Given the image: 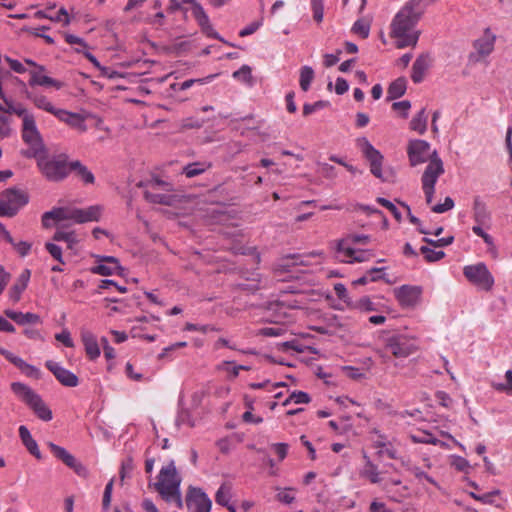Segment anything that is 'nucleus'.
<instances>
[{"instance_id": "13d9d810", "label": "nucleus", "mask_w": 512, "mask_h": 512, "mask_svg": "<svg viewBox=\"0 0 512 512\" xmlns=\"http://www.w3.org/2000/svg\"><path fill=\"white\" fill-rule=\"evenodd\" d=\"M453 207H454L453 199L451 197H446L445 200H444V203L436 204V205L432 206L431 210L434 213L440 214V213H444L446 211L451 210Z\"/></svg>"}, {"instance_id": "72a5a7b5", "label": "nucleus", "mask_w": 512, "mask_h": 512, "mask_svg": "<svg viewBox=\"0 0 512 512\" xmlns=\"http://www.w3.org/2000/svg\"><path fill=\"white\" fill-rule=\"evenodd\" d=\"M407 81L404 77L397 78L388 87V100L400 98L406 92Z\"/></svg>"}, {"instance_id": "680f3d73", "label": "nucleus", "mask_w": 512, "mask_h": 512, "mask_svg": "<svg viewBox=\"0 0 512 512\" xmlns=\"http://www.w3.org/2000/svg\"><path fill=\"white\" fill-rule=\"evenodd\" d=\"M290 399H292L295 404L309 403L311 400L310 396L303 391H294L290 394Z\"/></svg>"}, {"instance_id": "c9c22d12", "label": "nucleus", "mask_w": 512, "mask_h": 512, "mask_svg": "<svg viewBox=\"0 0 512 512\" xmlns=\"http://www.w3.org/2000/svg\"><path fill=\"white\" fill-rule=\"evenodd\" d=\"M51 452L54 454L56 458L61 460L64 464L73 465L75 457L69 453L65 448L58 446L52 442L48 444Z\"/></svg>"}, {"instance_id": "6ab92c4d", "label": "nucleus", "mask_w": 512, "mask_h": 512, "mask_svg": "<svg viewBox=\"0 0 512 512\" xmlns=\"http://www.w3.org/2000/svg\"><path fill=\"white\" fill-rule=\"evenodd\" d=\"M104 207L102 205H92L87 208L74 207L75 223L97 222L100 220Z\"/></svg>"}, {"instance_id": "4d7b16f0", "label": "nucleus", "mask_w": 512, "mask_h": 512, "mask_svg": "<svg viewBox=\"0 0 512 512\" xmlns=\"http://www.w3.org/2000/svg\"><path fill=\"white\" fill-rule=\"evenodd\" d=\"M401 206L407 211V214H408V218H409V221L416 225L418 227V231L421 233V234H429V231H427L426 229L422 228L421 227V221L419 218H417L416 216H414L412 213H411V209L410 207L403 203V202H400Z\"/></svg>"}, {"instance_id": "09e8293b", "label": "nucleus", "mask_w": 512, "mask_h": 512, "mask_svg": "<svg viewBox=\"0 0 512 512\" xmlns=\"http://www.w3.org/2000/svg\"><path fill=\"white\" fill-rule=\"evenodd\" d=\"M285 307L298 308L299 306L292 303H286L285 301H279L278 303L271 305L270 310L279 311V315L276 316V321H280L281 319L287 317L286 311H282Z\"/></svg>"}, {"instance_id": "473e14b6", "label": "nucleus", "mask_w": 512, "mask_h": 512, "mask_svg": "<svg viewBox=\"0 0 512 512\" xmlns=\"http://www.w3.org/2000/svg\"><path fill=\"white\" fill-rule=\"evenodd\" d=\"M28 407L43 421L47 422L53 418L51 409L46 405L40 395Z\"/></svg>"}, {"instance_id": "7c9ffc66", "label": "nucleus", "mask_w": 512, "mask_h": 512, "mask_svg": "<svg viewBox=\"0 0 512 512\" xmlns=\"http://www.w3.org/2000/svg\"><path fill=\"white\" fill-rule=\"evenodd\" d=\"M3 103L0 104V111L2 114H14L21 118L29 110L21 103H15L12 99L8 98L4 93V98H1Z\"/></svg>"}, {"instance_id": "37998d69", "label": "nucleus", "mask_w": 512, "mask_h": 512, "mask_svg": "<svg viewBox=\"0 0 512 512\" xmlns=\"http://www.w3.org/2000/svg\"><path fill=\"white\" fill-rule=\"evenodd\" d=\"M352 32L365 39L369 36L370 23L365 19H358L352 26Z\"/></svg>"}, {"instance_id": "3c124183", "label": "nucleus", "mask_w": 512, "mask_h": 512, "mask_svg": "<svg viewBox=\"0 0 512 512\" xmlns=\"http://www.w3.org/2000/svg\"><path fill=\"white\" fill-rule=\"evenodd\" d=\"M113 479H111L105 486L103 499H102V507L103 510L107 511L110 508L111 499H112V491H113Z\"/></svg>"}, {"instance_id": "1a4fd4ad", "label": "nucleus", "mask_w": 512, "mask_h": 512, "mask_svg": "<svg viewBox=\"0 0 512 512\" xmlns=\"http://www.w3.org/2000/svg\"><path fill=\"white\" fill-rule=\"evenodd\" d=\"M464 276L474 285L486 291L491 290L494 285V278L484 263L465 266Z\"/></svg>"}, {"instance_id": "e2e57ef3", "label": "nucleus", "mask_w": 512, "mask_h": 512, "mask_svg": "<svg viewBox=\"0 0 512 512\" xmlns=\"http://www.w3.org/2000/svg\"><path fill=\"white\" fill-rule=\"evenodd\" d=\"M291 490V488L279 490L276 495V499L284 504H291L295 499L294 495L289 493Z\"/></svg>"}, {"instance_id": "6e6d98bb", "label": "nucleus", "mask_w": 512, "mask_h": 512, "mask_svg": "<svg viewBox=\"0 0 512 512\" xmlns=\"http://www.w3.org/2000/svg\"><path fill=\"white\" fill-rule=\"evenodd\" d=\"M13 248L16 250V252L21 256L25 257L30 253L32 244L27 241H15L14 244H11Z\"/></svg>"}, {"instance_id": "052dcab7", "label": "nucleus", "mask_w": 512, "mask_h": 512, "mask_svg": "<svg viewBox=\"0 0 512 512\" xmlns=\"http://www.w3.org/2000/svg\"><path fill=\"white\" fill-rule=\"evenodd\" d=\"M453 240H454L453 236L441 238L438 240H433V239L426 238V237L423 238L424 242H426L428 245H431L433 247H446V246L452 244Z\"/></svg>"}, {"instance_id": "a19ab883", "label": "nucleus", "mask_w": 512, "mask_h": 512, "mask_svg": "<svg viewBox=\"0 0 512 512\" xmlns=\"http://www.w3.org/2000/svg\"><path fill=\"white\" fill-rule=\"evenodd\" d=\"M53 239L55 241H63L67 243L68 248H73V246L78 242L76 234L72 231H56Z\"/></svg>"}, {"instance_id": "ddd939ff", "label": "nucleus", "mask_w": 512, "mask_h": 512, "mask_svg": "<svg viewBox=\"0 0 512 512\" xmlns=\"http://www.w3.org/2000/svg\"><path fill=\"white\" fill-rule=\"evenodd\" d=\"M407 153L411 166H417L424 163L433 157L430 144L425 140H412L409 142Z\"/></svg>"}, {"instance_id": "e433bc0d", "label": "nucleus", "mask_w": 512, "mask_h": 512, "mask_svg": "<svg viewBox=\"0 0 512 512\" xmlns=\"http://www.w3.org/2000/svg\"><path fill=\"white\" fill-rule=\"evenodd\" d=\"M211 165L207 163L194 162L183 167L182 173L188 178L196 177L204 173Z\"/></svg>"}, {"instance_id": "69168bd1", "label": "nucleus", "mask_w": 512, "mask_h": 512, "mask_svg": "<svg viewBox=\"0 0 512 512\" xmlns=\"http://www.w3.org/2000/svg\"><path fill=\"white\" fill-rule=\"evenodd\" d=\"M414 443H425V444H433L436 445L440 441L433 437L430 433H424L422 437H418L416 435L411 436Z\"/></svg>"}, {"instance_id": "c85d7f7f", "label": "nucleus", "mask_w": 512, "mask_h": 512, "mask_svg": "<svg viewBox=\"0 0 512 512\" xmlns=\"http://www.w3.org/2000/svg\"><path fill=\"white\" fill-rule=\"evenodd\" d=\"M363 457L366 462L360 472L361 477L367 479L372 484H380L383 481V477L377 465H375L366 454H364Z\"/></svg>"}, {"instance_id": "9d476101", "label": "nucleus", "mask_w": 512, "mask_h": 512, "mask_svg": "<svg viewBox=\"0 0 512 512\" xmlns=\"http://www.w3.org/2000/svg\"><path fill=\"white\" fill-rule=\"evenodd\" d=\"M358 145L370 165V172L378 179L387 181L383 176L382 163L383 155L373 147V145L366 139L361 138L358 140Z\"/></svg>"}, {"instance_id": "7ed1b4c3", "label": "nucleus", "mask_w": 512, "mask_h": 512, "mask_svg": "<svg viewBox=\"0 0 512 512\" xmlns=\"http://www.w3.org/2000/svg\"><path fill=\"white\" fill-rule=\"evenodd\" d=\"M181 482L182 477L174 461L171 460L165 467H162V500L181 508L183 505L180 492Z\"/></svg>"}, {"instance_id": "bf43d9fd", "label": "nucleus", "mask_w": 512, "mask_h": 512, "mask_svg": "<svg viewBox=\"0 0 512 512\" xmlns=\"http://www.w3.org/2000/svg\"><path fill=\"white\" fill-rule=\"evenodd\" d=\"M482 226L483 225H479L476 223V225H474L472 227V231L474 234H476L477 236L481 237L483 239V241L488 245V246H493L494 245V241H493V238L492 236H490L489 234H487L483 229H482Z\"/></svg>"}, {"instance_id": "49530a36", "label": "nucleus", "mask_w": 512, "mask_h": 512, "mask_svg": "<svg viewBox=\"0 0 512 512\" xmlns=\"http://www.w3.org/2000/svg\"><path fill=\"white\" fill-rule=\"evenodd\" d=\"M233 78L243 83H250L252 79L251 68L248 65L241 66L240 69L233 72Z\"/></svg>"}, {"instance_id": "58836bf2", "label": "nucleus", "mask_w": 512, "mask_h": 512, "mask_svg": "<svg viewBox=\"0 0 512 512\" xmlns=\"http://www.w3.org/2000/svg\"><path fill=\"white\" fill-rule=\"evenodd\" d=\"M11 81H19L21 87L26 88V84L10 71L0 69V98H4V88L10 85Z\"/></svg>"}, {"instance_id": "8fccbe9b", "label": "nucleus", "mask_w": 512, "mask_h": 512, "mask_svg": "<svg viewBox=\"0 0 512 512\" xmlns=\"http://www.w3.org/2000/svg\"><path fill=\"white\" fill-rule=\"evenodd\" d=\"M376 201L381 206H383L386 209H388L392 213V215L395 217V219L397 221L401 220V212L398 210V208L391 201H389V200H387L385 198H382V197H378L376 199Z\"/></svg>"}, {"instance_id": "0e129e2a", "label": "nucleus", "mask_w": 512, "mask_h": 512, "mask_svg": "<svg viewBox=\"0 0 512 512\" xmlns=\"http://www.w3.org/2000/svg\"><path fill=\"white\" fill-rule=\"evenodd\" d=\"M57 341L61 342L66 347H73L74 343L71 338V334L68 330L64 329L61 333L55 335Z\"/></svg>"}, {"instance_id": "20e7f679", "label": "nucleus", "mask_w": 512, "mask_h": 512, "mask_svg": "<svg viewBox=\"0 0 512 512\" xmlns=\"http://www.w3.org/2000/svg\"><path fill=\"white\" fill-rule=\"evenodd\" d=\"M444 173V166L442 160L438 157L436 150L433 151V157L426 166L422 175V189L425 195V200L428 205L433 201L435 185L438 178Z\"/></svg>"}, {"instance_id": "393cba45", "label": "nucleus", "mask_w": 512, "mask_h": 512, "mask_svg": "<svg viewBox=\"0 0 512 512\" xmlns=\"http://www.w3.org/2000/svg\"><path fill=\"white\" fill-rule=\"evenodd\" d=\"M55 5L48 7L46 10H38L34 13V17L37 19H48L52 22L62 23L63 26H68L71 22V18L64 7H61L59 11L53 15L48 11L54 8Z\"/></svg>"}, {"instance_id": "aec40b11", "label": "nucleus", "mask_w": 512, "mask_h": 512, "mask_svg": "<svg viewBox=\"0 0 512 512\" xmlns=\"http://www.w3.org/2000/svg\"><path fill=\"white\" fill-rule=\"evenodd\" d=\"M30 277L31 271L29 269H24L18 276L16 282L9 289L8 298L13 305L20 301L22 293L28 286Z\"/></svg>"}, {"instance_id": "4c0bfd02", "label": "nucleus", "mask_w": 512, "mask_h": 512, "mask_svg": "<svg viewBox=\"0 0 512 512\" xmlns=\"http://www.w3.org/2000/svg\"><path fill=\"white\" fill-rule=\"evenodd\" d=\"M410 127L419 134L425 133L427 130V115L424 108L421 109L415 117H413L410 122Z\"/></svg>"}, {"instance_id": "f03ea898", "label": "nucleus", "mask_w": 512, "mask_h": 512, "mask_svg": "<svg viewBox=\"0 0 512 512\" xmlns=\"http://www.w3.org/2000/svg\"><path fill=\"white\" fill-rule=\"evenodd\" d=\"M21 136L28 149L23 152L26 157H38L44 152V143L41 133L37 127L34 113L28 110L25 116L21 117Z\"/></svg>"}, {"instance_id": "39448f33", "label": "nucleus", "mask_w": 512, "mask_h": 512, "mask_svg": "<svg viewBox=\"0 0 512 512\" xmlns=\"http://www.w3.org/2000/svg\"><path fill=\"white\" fill-rule=\"evenodd\" d=\"M37 164L42 174L50 181H61L67 177L70 171L65 159L59 157H47L39 154Z\"/></svg>"}, {"instance_id": "774afa93", "label": "nucleus", "mask_w": 512, "mask_h": 512, "mask_svg": "<svg viewBox=\"0 0 512 512\" xmlns=\"http://www.w3.org/2000/svg\"><path fill=\"white\" fill-rule=\"evenodd\" d=\"M377 455L379 457H388L390 459H397L398 456H397V451L396 449L392 446V444L390 443V445L384 447V448H380L378 449L377 451Z\"/></svg>"}, {"instance_id": "a211bd4d", "label": "nucleus", "mask_w": 512, "mask_h": 512, "mask_svg": "<svg viewBox=\"0 0 512 512\" xmlns=\"http://www.w3.org/2000/svg\"><path fill=\"white\" fill-rule=\"evenodd\" d=\"M338 258L341 261L352 263V262H364L369 259L370 254L363 250H356L349 246H345V241H339L337 246Z\"/></svg>"}, {"instance_id": "603ef678", "label": "nucleus", "mask_w": 512, "mask_h": 512, "mask_svg": "<svg viewBox=\"0 0 512 512\" xmlns=\"http://www.w3.org/2000/svg\"><path fill=\"white\" fill-rule=\"evenodd\" d=\"M506 383H493L492 386L497 391L512 392V370H508L505 373Z\"/></svg>"}, {"instance_id": "5701e85b", "label": "nucleus", "mask_w": 512, "mask_h": 512, "mask_svg": "<svg viewBox=\"0 0 512 512\" xmlns=\"http://www.w3.org/2000/svg\"><path fill=\"white\" fill-rule=\"evenodd\" d=\"M121 266L118 260L112 256L102 257L100 262L91 268V272L94 274L109 276L119 272Z\"/></svg>"}, {"instance_id": "cd10ccee", "label": "nucleus", "mask_w": 512, "mask_h": 512, "mask_svg": "<svg viewBox=\"0 0 512 512\" xmlns=\"http://www.w3.org/2000/svg\"><path fill=\"white\" fill-rule=\"evenodd\" d=\"M430 66V58L427 54H421L413 63L411 78L414 83H420Z\"/></svg>"}, {"instance_id": "6e6552de", "label": "nucleus", "mask_w": 512, "mask_h": 512, "mask_svg": "<svg viewBox=\"0 0 512 512\" xmlns=\"http://www.w3.org/2000/svg\"><path fill=\"white\" fill-rule=\"evenodd\" d=\"M496 36L491 32L490 28L484 30L483 35L474 41V51L468 56L470 64H476L484 61L494 50Z\"/></svg>"}, {"instance_id": "2eb2a0df", "label": "nucleus", "mask_w": 512, "mask_h": 512, "mask_svg": "<svg viewBox=\"0 0 512 512\" xmlns=\"http://www.w3.org/2000/svg\"><path fill=\"white\" fill-rule=\"evenodd\" d=\"M45 366L62 385L67 387H76L78 385V377L73 372L64 368L60 363L47 360Z\"/></svg>"}, {"instance_id": "f704fd0d", "label": "nucleus", "mask_w": 512, "mask_h": 512, "mask_svg": "<svg viewBox=\"0 0 512 512\" xmlns=\"http://www.w3.org/2000/svg\"><path fill=\"white\" fill-rule=\"evenodd\" d=\"M70 170L75 171L77 176L86 184H93L95 181L93 173L79 161L71 162Z\"/></svg>"}, {"instance_id": "c756f323", "label": "nucleus", "mask_w": 512, "mask_h": 512, "mask_svg": "<svg viewBox=\"0 0 512 512\" xmlns=\"http://www.w3.org/2000/svg\"><path fill=\"white\" fill-rule=\"evenodd\" d=\"M19 437L23 443V445L26 447V449L33 455L35 456L37 459H40L41 458V453H40V450L38 448V444L37 442L33 439L29 429L24 426V425H21L19 427Z\"/></svg>"}, {"instance_id": "a18cd8bd", "label": "nucleus", "mask_w": 512, "mask_h": 512, "mask_svg": "<svg viewBox=\"0 0 512 512\" xmlns=\"http://www.w3.org/2000/svg\"><path fill=\"white\" fill-rule=\"evenodd\" d=\"M420 252L424 255V258L428 262L438 261L445 256V253L443 251H436L434 249L429 248L428 246H422L420 248Z\"/></svg>"}, {"instance_id": "423d86ee", "label": "nucleus", "mask_w": 512, "mask_h": 512, "mask_svg": "<svg viewBox=\"0 0 512 512\" xmlns=\"http://www.w3.org/2000/svg\"><path fill=\"white\" fill-rule=\"evenodd\" d=\"M28 201V195L22 190H5L0 196V216H14Z\"/></svg>"}, {"instance_id": "864d4df0", "label": "nucleus", "mask_w": 512, "mask_h": 512, "mask_svg": "<svg viewBox=\"0 0 512 512\" xmlns=\"http://www.w3.org/2000/svg\"><path fill=\"white\" fill-rule=\"evenodd\" d=\"M46 250L58 262L64 263L62 248L54 243L47 242L45 244Z\"/></svg>"}, {"instance_id": "79ce46f5", "label": "nucleus", "mask_w": 512, "mask_h": 512, "mask_svg": "<svg viewBox=\"0 0 512 512\" xmlns=\"http://www.w3.org/2000/svg\"><path fill=\"white\" fill-rule=\"evenodd\" d=\"M231 498V487L226 483L222 484L216 492L215 501L217 504L224 506L229 503Z\"/></svg>"}, {"instance_id": "b1692460", "label": "nucleus", "mask_w": 512, "mask_h": 512, "mask_svg": "<svg viewBox=\"0 0 512 512\" xmlns=\"http://www.w3.org/2000/svg\"><path fill=\"white\" fill-rule=\"evenodd\" d=\"M10 387L16 397L27 406L39 396L30 386L22 382H12Z\"/></svg>"}, {"instance_id": "f8f14e48", "label": "nucleus", "mask_w": 512, "mask_h": 512, "mask_svg": "<svg viewBox=\"0 0 512 512\" xmlns=\"http://www.w3.org/2000/svg\"><path fill=\"white\" fill-rule=\"evenodd\" d=\"M186 504L192 512H210L212 506L207 494L201 488L193 486L188 488Z\"/></svg>"}, {"instance_id": "ea45409f", "label": "nucleus", "mask_w": 512, "mask_h": 512, "mask_svg": "<svg viewBox=\"0 0 512 512\" xmlns=\"http://www.w3.org/2000/svg\"><path fill=\"white\" fill-rule=\"evenodd\" d=\"M314 79V70L310 66H303L300 69L299 84L303 91H308Z\"/></svg>"}, {"instance_id": "de8ad7c7", "label": "nucleus", "mask_w": 512, "mask_h": 512, "mask_svg": "<svg viewBox=\"0 0 512 512\" xmlns=\"http://www.w3.org/2000/svg\"><path fill=\"white\" fill-rule=\"evenodd\" d=\"M329 105L328 101L319 100L312 104L306 103L303 106V115L308 116L322 108H325Z\"/></svg>"}, {"instance_id": "9b49d317", "label": "nucleus", "mask_w": 512, "mask_h": 512, "mask_svg": "<svg viewBox=\"0 0 512 512\" xmlns=\"http://www.w3.org/2000/svg\"><path fill=\"white\" fill-rule=\"evenodd\" d=\"M145 202L154 209L160 204V177L152 175L149 179L141 180L137 184Z\"/></svg>"}, {"instance_id": "4468645a", "label": "nucleus", "mask_w": 512, "mask_h": 512, "mask_svg": "<svg viewBox=\"0 0 512 512\" xmlns=\"http://www.w3.org/2000/svg\"><path fill=\"white\" fill-rule=\"evenodd\" d=\"M72 220L75 222L74 207H54L42 215V225L45 228L52 227L55 223Z\"/></svg>"}, {"instance_id": "4be33fe9", "label": "nucleus", "mask_w": 512, "mask_h": 512, "mask_svg": "<svg viewBox=\"0 0 512 512\" xmlns=\"http://www.w3.org/2000/svg\"><path fill=\"white\" fill-rule=\"evenodd\" d=\"M43 72L44 71H40L38 69H34L29 72L30 79L28 81V84L30 87H54L56 90H59L63 87V83L61 81L51 78L43 74Z\"/></svg>"}, {"instance_id": "0eeeda50", "label": "nucleus", "mask_w": 512, "mask_h": 512, "mask_svg": "<svg viewBox=\"0 0 512 512\" xmlns=\"http://www.w3.org/2000/svg\"><path fill=\"white\" fill-rule=\"evenodd\" d=\"M386 349L396 358H406L413 354L418 346L413 337L405 334H395L387 339Z\"/></svg>"}, {"instance_id": "2f4dec72", "label": "nucleus", "mask_w": 512, "mask_h": 512, "mask_svg": "<svg viewBox=\"0 0 512 512\" xmlns=\"http://www.w3.org/2000/svg\"><path fill=\"white\" fill-rule=\"evenodd\" d=\"M490 218V213L485 203L479 197H475L473 203L474 221L479 225H486L490 221Z\"/></svg>"}, {"instance_id": "5fc2aeb1", "label": "nucleus", "mask_w": 512, "mask_h": 512, "mask_svg": "<svg viewBox=\"0 0 512 512\" xmlns=\"http://www.w3.org/2000/svg\"><path fill=\"white\" fill-rule=\"evenodd\" d=\"M311 6L313 11V19L316 22H321L323 20V2L322 0H311Z\"/></svg>"}, {"instance_id": "f257e3e1", "label": "nucleus", "mask_w": 512, "mask_h": 512, "mask_svg": "<svg viewBox=\"0 0 512 512\" xmlns=\"http://www.w3.org/2000/svg\"><path fill=\"white\" fill-rule=\"evenodd\" d=\"M421 0H410L397 12L390 25V36L395 39L397 48L415 47L420 31L416 30V24L422 17Z\"/></svg>"}, {"instance_id": "338daca9", "label": "nucleus", "mask_w": 512, "mask_h": 512, "mask_svg": "<svg viewBox=\"0 0 512 512\" xmlns=\"http://www.w3.org/2000/svg\"><path fill=\"white\" fill-rule=\"evenodd\" d=\"M5 60H6L7 64L9 65V68L12 71L19 73V74L26 72V68L22 62H20L16 59H12L10 57H6Z\"/></svg>"}, {"instance_id": "f3484780", "label": "nucleus", "mask_w": 512, "mask_h": 512, "mask_svg": "<svg viewBox=\"0 0 512 512\" xmlns=\"http://www.w3.org/2000/svg\"><path fill=\"white\" fill-rule=\"evenodd\" d=\"M25 97L29 100L35 108L43 110L52 115H56L60 108H57L53 102L43 93L36 91H29L27 88L24 89Z\"/></svg>"}, {"instance_id": "a878e982", "label": "nucleus", "mask_w": 512, "mask_h": 512, "mask_svg": "<svg viewBox=\"0 0 512 512\" xmlns=\"http://www.w3.org/2000/svg\"><path fill=\"white\" fill-rule=\"evenodd\" d=\"M81 340L83 342L87 356L91 360L97 359L100 356L101 351H100V348H99V345L97 342V338L94 335V333H92L89 330H82L81 331Z\"/></svg>"}, {"instance_id": "c03bdc74", "label": "nucleus", "mask_w": 512, "mask_h": 512, "mask_svg": "<svg viewBox=\"0 0 512 512\" xmlns=\"http://www.w3.org/2000/svg\"><path fill=\"white\" fill-rule=\"evenodd\" d=\"M49 29H50V27H48V26H40L37 28H26L25 31L29 32L30 34H32L35 37H40V38L44 39V41L47 44L53 45L55 43L54 39L50 35H47L44 33L45 31H47Z\"/></svg>"}, {"instance_id": "bb28decb", "label": "nucleus", "mask_w": 512, "mask_h": 512, "mask_svg": "<svg viewBox=\"0 0 512 512\" xmlns=\"http://www.w3.org/2000/svg\"><path fill=\"white\" fill-rule=\"evenodd\" d=\"M4 314L14 321L16 324L24 326L27 324H38L41 323V318L38 314L27 312L22 313L20 311H15L12 309H6Z\"/></svg>"}, {"instance_id": "dca6fc26", "label": "nucleus", "mask_w": 512, "mask_h": 512, "mask_svg": "<svg viewBox=\"0 0 512 512\" xmlns=\"http://www.w3.org/2000/svg\"><path fill=\"white\" fill-rule=\"evenodd\" d=\"M421 288L418 286L402 285L395 289V297L403 307L414 306L421 295Z\"/></svg>"}, {"instance_id": "412c9836", "label": "nucleus", "mask_w": 512, "mask_h": 512, "mask_svg": "<svg viewBox=\"0 0 512 512\" xmlns=\"http://www.w3.org/2000/svg\"><path fill=\"white\" fill-rule=\"evenodd\" d=\"M55 117L59 121L67 124L71 128L77 129L80 132H85L87 130L85 118L79 113L70 112L60 108Z\"/></svg>"}]
</instances>
